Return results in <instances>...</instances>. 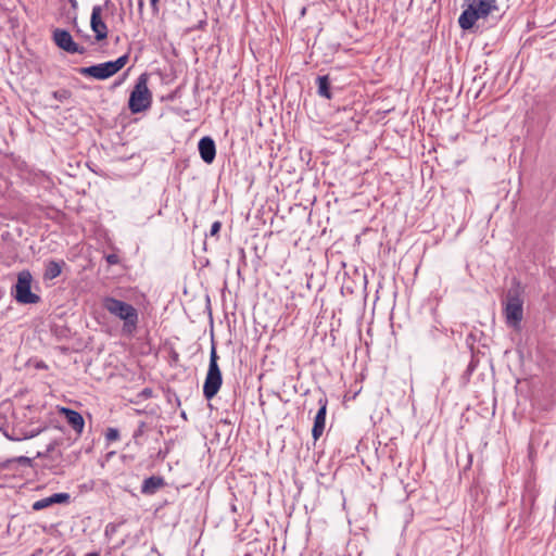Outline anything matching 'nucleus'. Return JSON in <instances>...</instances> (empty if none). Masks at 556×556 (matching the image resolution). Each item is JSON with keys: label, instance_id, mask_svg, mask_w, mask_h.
Listing matches in <instances>:
<instances>
[{"label": "nucleus", "instance_id": "1", "mask_svg": "<svg viewBox=\"0 0 556 556\" xmlns=\"http://www.w3.org/2000/svg\"><path fill=\"white\" fill-rule=\"evenodd\" d=\"M526 286L515 280L507 289L503 299V314L509 327L518 328L523 318Z\"/></svg>", "mask_w": 556, "mask_h": 556}, {"label": "nucleus", "instance_id": "2", "mask_svg": "<svg viewBox=\"0 0 556 556\" xmlns=\"http://www.w3.org/2000/svg\"><path fill=\"white\" fill-rule=\"evenodd\" d=\"M102 306L112 316L123 321V331L125 333H132L137 329L139 314L131 304L106 295L102 299Z\"/></svg>", "mask_w": 556, "mask_h": 556}, {"label": "nucleus", "instance_id": "3", "mask_svg": "<svg viewBox=\"0 0 556 556\" xmlns=\"http://www.w3.org/2000/svg\"><path fill=\"white\" fill-rule=\"evenodd\" d=\"M497 10L496 0H471L468 8L460 14L458 24L463 29H470L479 18H485Z\"/></svg>", "mask_w": 556, "mask_h": 556}, {"label": "nucleus", "instance_id": "4", "mask_svg": "<svg viewBox=\"0 0 556 556\" xmlns=\"http://www.w3.org/2000/svg\"><path fill=\"white\" fill-rule=\"evenodd\" d=\"M127 62L128 54H124L115 61H108L88 67H80L78 68V73L86 77H92L99 80H104L112 77L118 71H121L127 64Z\"/></svg>", "mask_w": 556, "mask_h": 556}, {"label": "nucleus", "instance_id": "5", "mask_svg": "<svg viewBox=\"0 0 556 556\" xmlns=\"http://www.w3.org/2000/svg\"><path fill=\"white\" fill-rule=\"evenodd\" d=\"M149 75L141 74L130 92L128 106L132 113H140L151 105L152 94L148 88Z\"/></svg>", "mask_w": 556, "mask_h": 556}, {"label": "nucleus", "instance_id": "6", "mask_svg": "<svg viewBox=\"0 0 556 556\" xmlns=\"http://www.w3.org/2000/svg\"><path fill=\"white\" fill-rule=\"evenodd\" d=\"M218 355L213 344L210 353L208 369L203 384V395L206 400H212L220 389L223 383L222 372L217 364Z\"/></svg>", "mask_w": 556, "mask_h": 556}, {"label": "nucleus", "instance_id": "7", "mask_svg": "<svg viewBox=\"0 0 556 556\" xmlns=\"http://www.w3.org/2000/svg\"><path fill=\"white\" fill-rule=\"evenodd\" d=\"M31 280H16L12 289V295L16 302L21 304H36L40 301V296L33 292Z\"/></svg>", "mask_w": 556, "mask_h": 556}, {"label": "nucleus", "instance_id": "8", "mask_svg": "<svg viewBox=\"0 0 556 556\" xmlns=\"http://www.w3.org/2000/svg\"><path fill=\"white\" fill-rule=\"evenodd\" d=\"M53 40L59 48H61L62 50H64L68 53L83 54L85 52V48L77 45L73 40L72 35L65 29H61V28L54 29Z\"/></svg>", "mask_w": 556, "mask_h": 556}, {"label": "nucleus", "instance_id": "9", "mask_svg": "<svg viewBox=\"0 0 556 556\" xmlns=\"http://www.w3.org/2000/svg\"><path fill=\"white\" fill-rule=\"evenodd\" d=\"M102 7L94 5L92 8L91 17H90V27L94 33V37L97 41H102L108 37V26L102 20Z\"/></svg>", "mask_w": 556, "mask_h": 556}, {"label": "nucleus", "instance_id": "10", "mask_svg": "<svg viewBox=\"0 0 556 556\" xmlns=\"http://www.w3.org/2000/svg\"><path fill=\"white\" fill-rule=\"evenodd\" d=\"M318 404H319V409L315 416L314 425H313V429H312V435H313L314 440H318L325 430L328 401L325 396H323L318 400Z\"/></svg>", "mask_w": 556, "mask_h": 556}, {"label": "nucleus", "instance_id": "11", "mask_svg": "<svg viewBox=\"0 0 556 556\" xmlns=\"http://www.w3.org/2000/svg\"><path fill=\"white\" fill-rule=\"evenodd\" d=\"M198 149L203 162L206 164H212L214 162L216 156V146L211 137L206 136L201 138L198 143Z\"/></svg>", "mask_w": 556, "mask_h": 556}, {"label": "nucleus", "instance_id": "12", "mask_svg": "<svg viewBox=\"0 0 556 556\" xmlns=\"http://www.w3.org/2000/svg\"><path fill=\"white\" fill-rule=\"evenodd\" d=\"M60 414L66 419L67 424L73 428L75 432L80 434L85 427V421L80 413L67 408V407H61Z\"/></svg>", "mask_w": 556, "mask_h": 556}, {"label": "nucleus", "instance_id": "13", "mask_svg": "<svg viewBox=\"0 0 556 556\" xmlns=\"http://www.w3.org/2000/svg\"><path fill=\"white\" fill-rule=\"evenodd\" d=\"M164 485V480L162 477L152 476L144 479L141 485V492L143 494H154L159 489Z\"/></svg>", "mask_w": 556, "mask_h": 556}, {"label": "nucleus", "instance_id": "14", "mask_svg": "<svg viewBox=\"0 0 556 556\" xmlns=\"http://www.w3.org/2000/svg\"><path fill=\"white\" fill-rule=\"evenodd\" d=\"M65 266L64 261H48L45 264V273L42 278H56L62 274V268Z\"/></svg>", "mask_w": 556, "mask_h": 556}, {"label": "nucleus", "instance_id": "15", "mask_svg": "<svg viewBox=\"0 0 556 556\" xmlns=\"http://www.w3.org/2000/svg\"><path fill=\"white\" fill-rule=\"evenodd\" d=\"M317 93L318 96L330 100L332 98L330 91V79L328 75L318 76L316 78Z\"/></svg>", "mask_w": 556, "mask_h": 556}, {"label": "nucleus", "instance_id": "16", "mask_svg": "<svg viewBox=\"0 0 556 556\" xmlns=\"http://www.w3.org/2000/svg\"><path fill=\"white\" fill-rule=\"evenodd\" d=\"M356 281L359 282V288L362 289H366L369 280H344V283L341 286V292L344 293L345 291L348 292H353V288H352V283H355Z\"/></svg>", "mask_w": 556, "mask_h": 556}, {"label": "nucleus", "instance_id": "17", "mask_svg": "<svg viewBox=\"0 0 556 556\" xmlns=\"http://www.w3.org/2000/svg\"><path fill=\"white\" fill-rule=\"evenodd\" d=\"M384 287H388L393 295L396 294V291H395V280H390V279L378 280L377 292L383 291Z\"/></svg>", "mask_w": 556, "mask_h": 556}, {"label": "nucleus", "instance_id": "18", "mask_svg": "<svg viewBox=\"0 0 556 556\" xmlns=\"http://www.w3.org/2000/svg\"><path fill=\"white\" fill-rule=\"evenodd\" d=\"M51 505H52V502H51V497L49 496V497H45V498L36 501L33 504V509L38 511V510L45 509Z\"/></svg>", "mask_w": 556, "mask_h": 556}, {"label": "nucleus", "instance_id": "19", "mask_svg": "<svg viewBox=\"0 0 556 556\" xmlns=\"http://www.w3.org/2000/svg\"><path fill=\"white\" fill-rule=\"evenodd\" d=\"M50 497H51L52 505L67 503L70 501L68 493H54Z\"/></svg>", "mask_w": 556, "mask_h": 556}, {"label": "nucleus", "instance_id": "20", "mask_svg": "<svg viewBox=\"0 0 556 556\" xmlns=\"http://www.w3.org/2000/svg\"><path fill=\"white\" fill-rule=\"evenodd\" d=\"M52 97L60 102H64L70 99L71 92L66 89H60L53 91Z\"/></svg>", "mask_w": 556, "mask_h": 556}, {"label": "nucleus", "instance_id": "21", "mask_svg": "<svg viewBox=\"0 0 556 556\" xmlns=\"http://www.w3.org/2000/svg\"><path fill=\"white\" fill-rule=\"evenodd\" d=\"M105 438L108 441H116L119 438V432L116 428H109Z\"/></svg>", "mask_w": 556, "mask_h": 556}, {"label": "nucleus", "instance_id": "22", "mask_svg": "<svg viewBox=\"0 0 556 556\" xmlns=\"http://www.w3.org/2000/svg\"><path fill=\"white\" fill-rule=\"evenodd\" d=\"M54 447H55V442H51L50 444L47 445L45 451L37 453V457H39V458L48 457L50 455V453H52L54 451Z\"/></svg>", "mask_w": 556, "mask_h": 556}, {"label": "nucleus", "instance_id": "23", "mask_svg": "<svg viewBox=\"0 0 556 556\" xmlns=\"http://www.w3.org/2000/svg\"><path fill=\"white\" fill-rule=\"evenodd\" d=\"M220 228H222V223L219 220L214 222L211 226L210 236H212V237L216 236L219 232Z\"/></svg>", "mask_w": 556, "mask_h": 556}, {"label": "nucleus", "instance_id": "24", "mask_svg": "<svg viewBox=\"0 0 556 556\" xmlns=\"http://www.w3.org/2000/svg\"><path fill=\"white\" fill-rule=\"evenodd\" d=\"M144 429H146V422L144 421H141L137 428V430L134 432V438L137 439L139 438L140 435L143 434L144 432Z\"/></svg>", "mask_w": 556, "mask_h": 556}, {"label": "nucleus", "instance_id": "25", "mask_svg": "<svg viewBox=\"0 0 556 556\" xmlns=\"http://www.w3.org/2000/svg\"><path fill=\"white\" fill-rule=\"evenodd\" d=\"M106 262H108L109 264H111V265H112V264H117V263L119 262V258H118V256H117L116 254H109V255L106 256Z\"/></svg>", "mask_w": 556, "mask_h": 556}, {"label": "nucleus", "instance_id": "26", "mask_svg": "<svg viewBox=\"0 0 556 556\" xmlns=\"http://www.w3.org/2000/svg\"><path fill=\"white\" fill-rule=\"evenodd\" d=\"M16 278L22 279V278H33V277H31V274L29 270H22L17 274Z\"/></svg>", "mask_w": 556, "mask_h": 556}, {"label": "nucleus", "instance_id": "27", "mask_svg": "<svg viewBox=\"0 0 556 556\" xmlns=\"http://www.w3.org/2000/svg\"><path fill=\"white\" fill-rule=\"evenodd\" d=\"M17 462L20 464H23V465H30L31 459L29 457H26V456H21V457L17 458Z\"/></svg>", "mask_w": 556, "mask_h": 556}, {"label": "nucleus", "instance_id": "28", "mask_svg": "<svg viewBox=\"0 0 556 556\" xmlns=\"http://www.w3.org/2000/svg\"><path fill=\"white\" fill-rule=\"evenodd\" d=\"M3 434L11 441H20L21 438H17V437H13L11 434H9L8 432L3 431Z\"/></svg>", "mask_w": 556, "mask_h": 556}, {"label": "nucleus", "instance_id": "29", "mask_svg": "<svg viewBox=\"0 0 556 556\" xmlns=\"http://www.w3.org/2000/svg\"><path fill=\"white\" fill-rule=\"evenodd\" d=\"M71 7L74 9V10H77L78 8V2L77 0H68Z\"/></svg>", "mask_w": 556, "mask_h": 556}, {"label": "nucleus", "instance_id": "30", "mask_svg": "<svg viewBox=\"0 0 556 556\" xmlns=\"http://www.w3.org/2000/svg\"><path fill=\"white\" fill-rule=\"evenodd\" d=\"M160 0H150L151 5L155 7L159 3Z\"/></svg>", "mask_w": 556, "mask_h": 556}, {"label": "nucleus", "instance_id": "31", "mask_svg": "<svg viewBox=\"0 0 556 556\" xmlns=\"http://www.w3.org/2000/svg\"><path fill=\"white\" fill-rule=\"evenodd\" d=\"M143 394L144 395L151 394V390H148V389L143 390Z\"/></svg>", "mask_w": 556, "mask_h": 556}, {"label": "nucleus", "instance_id": "32", "mask_svg": "<svg viewBox=\"0 0 556 556\" xmlns=\"http://www.w3.org/2000/svg\"><path fill=\"white\" fill-rule=\"evenodd\" d=\"M87 556H99V554H97V553H90V554H88Z\"/></svg>", "mask_w": 556, "mask_h": 556}, {"label": "nucleus", "instance_id": "33", "mask_svg": "<svg viewBox=\"0 0 556 556\" xmlns=\"http://www.w3.org/2000/svg\"><path fill=\"white\" fill-rule=\"evenodd\" d=\"M109 528H110V525L106 526V529H105V533L108 534L109 533Z\"/></svg>", "mask_w": 556, "mask_h": 556}, {"label": "nucleus", "instance_id": "34", "mask_svg": "<svg viewBox=\"0 0 556 556\" xmlns=\"http://www.w3.org/2000/svg\"><path fill=\"white\" fill-rule=\"evenodd\" d=\"M109 2H110V0H106V1H105V5H108V4H109Z\"/></svg>", "mask_w": 556, "mask_h": 556}]
</instances>
